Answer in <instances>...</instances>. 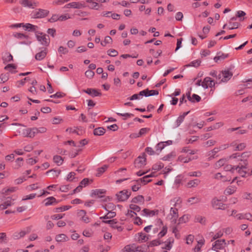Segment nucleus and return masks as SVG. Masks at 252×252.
I'll return each instance as SVG.
<instances>
[{
	"label": "nucleus",
	"mask_w": 252,
	"mask_h": 252,
	"mask_svg": "<svg viewBox=\"0 0 252 252\" xmlns=\"http://www.w3.org/2000/svg\"><path fill=\"white\" fill-rule=\"evenodd\" d=\"M56 240L57 242H64L68 240V238L66 235L64 234H61L56 236Z\"/></svg>",
	"instance_id": "nucleus-31"
},
{
	"label": "nucleus",
	"mask_w": 252,
	"mask_h": 252,
	"mask_svg": "<svg viewBox=\"0 0 252 252\" xmlns=\"http://www.w3.org/2000/svg\"><path fill=\"white\" fill-rule=\"evenodd\" d=\"M243 161V165L240 164L239 165L241 168L237 170V173L239 175V177L237 176V185H239V183L242 181L239 180L240 177L245 178L252 175V170L250 171V169L248 166V161L246 159H244Z\"/></svg>",
	"instance_id": "nucleus-1"
},
{
	"label": "nucleus",
	"mask_w": 252,
	"mask_h": 252,
	"mask_svg": "<svg viewBox=\"0 0 252 252\" xmlns=\"http://www.w3.org/2000/svg\"><path fill=\"white\" fill-rule=\"evenodd\" d=\"M106 191V190L103 189H95L92 190L91 196H97L99 198H102L104 196L101 194H105Z\"/></svg>",
	"instance_id": "nucleus-18"
},
{
	"label": "nucleus",
	"mask_w": 252,
	"mask_h": 252,
	"mask_svg": "<svg viewBox=\"0 0 252 252\" xmlns=\"http://www.w3.org/2000/svg\"><path fill=\"white\" fill-rule=\"evenodd\" d=\"M238 219L240 220L247 219L250 221H252V215L250 213H241L237 215Z\"/></svg>",
	"instance_id": "nucleus-23"
},
{
	"label": "nucleus",
	"mask_w": 252,
	"mask_h": 252,
	"mask_svg": "<svg viewBox=\"0 0 252 252\" xmlns=\"http://www.w3.org/2000/svg\"><path fill=\"white\" fill-rule=\"evenodd\" d=\"M112 42V39L109 36H105L104 40L100 43L101 45L103 46H105L108 43H111Z\"/></svg>",
	"instance_id": "nucleus-40"
},
{
	"label": "nucleus",
	"mask_w": 252,
	"mask_h": 252,
	"mask_svg": "<svg viewBox=\"0 0 252 252\" xmlns=\"http://www.w3.org/2000/svg\"><path fill=\"white\" fill-rule=\"evenodd\" d=\"M84 7V5L76 2H72L64 5V8H81Z\"/></svg>",
	"instance_id": "nucleus-17"
},
{
	"label": "nucleus",
	"mask_w": 252,
	"mask_h": 252,
	"mask_svg": "<svg viewBox=\"0 0 252 252\" xmlns=\"http://www.w3.org/2000/svg\"><path fill=\"white\" fill-rule=\"evenodd\" d=\"M44 202H45V205L46 206L53 205L54 203H57V201L55 197L52 196L46 198Z\"/></svg>",
	"instance_id": "nucleus-22"
},
{
	"label": "nucleus",
	"mask_w": 252,
	"mask_h": 252,
	"mask_svg": "<svg viewBox=\"0 0 252 252\" xmlns=\"http://www.w3.org/2000/svg\"><path fill=\"white\" fill-rule=\"evenodd\" d=\"M169 241L168 242L167 244L165 245L164 249L170 250L172 248V243H173L174 240L173 239L170 238L168 240Z\"/></svg>",
	"instance_id": "nucleus-53"
},
{
	"label": "nucleus",
	"mask_w": 252,
	"mask_h": 252,
	"mask_svg": "<svg viewBox=\"0 0 252 252\" xmlns=\"http://www.w3.org/2000/svg\"><path fill=\"white\" fill-rule=\"evenodd\" d=\"M212 204L214 208L216 209H224L225 204H223L220 200L213 199L212 201Z\"/></svg>",
	"instance_id": "nucleus-14"
},
{
	"label": "nucleus",
	"mask_w": 252,
	"mask_h": 252,
	"mask_svg": "<svg viewBox=\"0 0 252 252\" xmlns=\"http://www.w3.org/2000/svg\"><path fill=\"white\" fill-rule=\"evenodd\" d=\"M90 180L88 178H84L81 182L80 183V185L83 187H86L89 184Z\"/></svg>",
	"instance_id": "nucleus-61"
},
{
	"label": "nucleus",
	"mask_w": 252,
	"mask_h": 252,
	"mask_svg": "<svg viewBox=\"0 0 252 252\" xmlns=\"http://www.w3.org/2000/svg\"><path fill=\"white\" fill-rule=\"evenodd\" d=\"M191 98L192 99V100H190V102L192 103H194L195 102H198L201 100V97L196 94H193Z\"/></svg>",
	"instance_id": "nucleus-49"
},
{
	"label": "nucleus",
	"mask_w": 252,
	"mask_h": 252,
	"mask_svg": "<svg viewBox=\"0 0 252 252\" xmlns=\"http://www.w3.org/2000/svg\"><path fill=\"white\" fill-rule=\"evenodd\" d=\"M227 55L223 53L220 54V53L217 54V56L215 57L214 60L215 62L218 63L219 61L223 60L227 58Z\"/></svg>",
	"instance_id": "nucleus-30"
},
{
	"label": "nucleus",
	"mask_w": 252,
	"mask_h": 252,
	"mask_svg": "<svg viewBox=\"0 0 252 252\" xmlns=\"http://www.w3.org/2000/svg\"><path fill=\"white\" fill-rule=\"evenodd\" d=\"M250 156V153L249 152H246L242 153L241 155L237 153V162L239 163L237 164V169H240L241 168V167L239 166L240 164L243 165V160L246 159L247 161L248 158Z\"/></svg>",
	"instance_id": "nucleus-7"
},
{
	"label": "nucleus",
	"mask_w": 252,
	"mask_h": 252,
	"mask_svg": "<svg viewBox=\"0 0 252 252\" xmlns=\"http://www.w3.org/2000/svg\"><path fill=\"white\" fill-rule=\"evenodd\" d=\"M49 13V11L43 9H37L32 12V18L34 19H40L46 17Z\"/></svg>",
	"instance_id": "nucleus-3"
},
{
	"label": "nucleus",
	"mask_w": 252,
	"mask_h": 252,
	"mask_svg": "<svg viewBox=\"0 0 252 252\" xmlns=\"http://www.w3.org/2000/svg\"><path fill=\"white\" fill-rule=\"evenodd\" d=\"M58 51L59 53H62L63 54H65L68 52V50H67V49L63 46H60L59 48Z\"/></svg>",
	"instance_id": "nucleus-59"
},
{
	"label": "nucleus",
	"mask_w": 252,
	"mask_h": 252,
	"mask_svg": "<svg viewBox=\"0 0 252 252\" xmlns=\"http://www.w3.org/2000/svg\"><path fill=\"white\" fill-rule=\"evenodd\" d=\"M19 3L23 7L32 9L38 5V3L32 0H20Z\"/></svg>",
	"instance_id": "nucleus-8"
},
{
	"label": "nucleus",
	"mask_w": 252,
	"mask_h": 252,
	"mask_svg": "<svg viewBox=\"0 0 252 252\" xmlns=\"http://www.w3.org/2000/svg\"><path fill=\"white\" fill-rule=\"evenodd\" d=\"M131 202L133 203H141L143 204L144 202V198L143 195H139L132 198Z\"/></svg>",
	"instance_id": "nucleus-24"
},
{
	"label": "nucleus",
	"mask_w": 252,
	"mask_h": 252,
	"mask_svg": "<svg viewBox=\"0 0 252 252\" xmlns=\"http://www.w3.org/2000/svg\"><path fill=\"white\" fill-rule=\"evenodd\" d=\"M83 92L93 97L101 95V93L100 92V91L95 89L88 88L86 90H83Z\"/></svg>",
	"instance_id": "nucleus-10"
},
{
	"label": "nucleus",
	"mask_w": 252,
	"mask_h": 252,
	"mask_svg": "<svg viewBox=\"0 0 252 252\" xmlns=\"http://www.w3.org/2000/svg\"><path fill=\"white\" fill-rule=\"evenodd\" d=\"M47 48H45L43 50L37 53L35 56V59L38 61H41L44 59L47 53Z\"/></svg>",
	"instance_id": "nucleus-20"
},
{
	"label": "nucleus",
	"mask_w": 252,
	"mask_h": 252,
	"mask_svg": "<svg viewBox=\"0 0 252 252\" xmlns=\"http://www.w3.org/2000/svg\"><path fill=\"white\" fill-rule=\"evenodd\" d=\"M14 199H12L11 198L8 197L7 200L5 201L3 203L0 205V210H4L6 209L8 207L10 206L13 203L12 201H14Z\"/></svg>",
	"instance_id": "nucleus-19"
},
{
	"label": "nucleus",
	"mask_w": 252,
	"mask_h": 252,
	"mask_svg": "<svg viewBox=\"0 0 252 252\" xmlns=\"http://www.w3.org/2000/svg\"><path fill=\"white\" fill-rule=\"evenodd\" d=\"M61 170H56L55 169H51L46 172V174L49 175L51 177H58L61 173Z\"/></svg>",
	"instance_id": "nucleus-28"
},
{
	"label": "nucleus",
	"mask_w": 252,
	"mask_h": 252,
	"mask_svg": "<svg viewBox=\"0 0 252 252\" xmlns=\"http://www.w3.org/2000/svg\"><path fill=\"white\" fill-rule=\"evenodd\" d=\"M90 3L89 6L92 9H98V3L96 2L93 1L92 0H87V1Z\"/></svg>",
	"instance_id": "nucleus-42"
},
{
	"label": "nucleus",
	"mask_w": 252,
	"mask_h": 252,
	"mask_svg": "<svg viewBox=\"0 0 252 252\" xmlns=\"http://www.w3.org/2000/svg\"><path fill=\"white\" fill-rule=\"evenodd\" d=\"M103 207L107 211H110L114 210L116 207L113 203H109L105 206H103Z\"/></svg>",
	"instance_id": "nucleus-39"
},
{
	"label": "nucleus",
	"mask_w": 252,
	"mask_h": 252,
	"mask_svg": "<svg viewBox=\"0 0 252 252\" xmlns=\"http://www.w3.org/2000/svg\"><path fill=\"white\" fill-rule=\"evenodd\" d=\"M221 150V147H216L208 153V160L215 158V155Z\"/></svg>",
	"instance_id": "nucleus-16"
},
{
	"label": "nucleus",
	"mask_w": 252,
	"mask_h": 252,
	"mask_svg": "<svg viewBox=\"0 0 252 252\" xmlns=\"http://www.w3.org/2000/svg\"><path fill=\"white\" fill-rule=\"evenodd\" d=\"M160 244V242L158 240H154L150 242L149 245V247H154L156 246H158Z\"/></svg>",
	"instance_id": "nucleus-62"
},
{
	"label": "nucleus",
	"mask_w": 252,
	"mask_h": 252,
	"mask_svg": "<svg viewBox=\"0 0 252 252\" xmlns=\"http://www.w3.org/2000/svg\"><path fill=\"white\" fill-rule=\"evenodd\" d=\"M129 208L135 212H139L141 210V208L134 204H131L129 205Z\"/></svg>",
	"instance_id": "nucleus-45"
},
{
	"label": "nucleus",
	"mask_w": 252,
	"mask_h": 252,
	"mask_svg": "<svg viewBox=\"0 0 252 252\" xmlns=\"http://www.w3.org/2000/svg\"><path fill=\"white\" fill-rule=\"evenodd\" d=\"M58 20H59V15L54 14L48 20V21L50 23H53Z\"/></svg>",
	"instance_id": "nucleus-60"
},
{
	"label": "nucleus",
	"mask_w": 252,
	"mask_h": 252,
	"mask_svg": "<svg viewBox=\"0 0 252 252\" xmlns=\"http://www.w3.org/2000/svg\"><path fill=\"white\" fill-rule=\"evenodd\" d=\"M167 227L166 226H163L161 231L158 233V236L159 237H163L167 233Z\"/></svg>",
	"instance_id": "nucleus-57"
},
{
	"label": "nucleus",
	"mask_w": 252,
	"mask_h": 252,
	"mask_svg": "<svg viewBox=\"0 0 252 252\" xmlns=\"http://www.w3.org/2000/svg\"><path fill=\"white\" fill-rule=\"evenodd\" d=\"M165 146L164 142H161L158 143L156 146V151L157 152H160Z\"/></svg>",
	"instance_id": "nucleus-41"
},
{
	"label": "nucleus",
	"mask_w": 252,
	"mask_h": 252,
	"mask_svg": "<svg viewBox=\"0 0 252 252\" xmlns=\"http://www.w3.org/2000/svg\"><path fill=\"white\" fill-rule=\"evenodd\" d=\"M108 165H104L103 166L98 168L97 169V173L96 175V176H100L103 173H104L105 170L107 169Z\"/></svg>",
	"instance_id": "nucleus-38"
},
{
	"label": "nucleus",
	"mask_w": 252,
	"mask_h": 252,
	"mask_svg": "<svg viewBox=\"0 0 252 252\" xmlns=\"http://www.w3.org/2000/svg\"><path fill=\"white\" fill-rule=\"evenodd\" d=\"M37 128L33 127L32 128H27L24 130L23 134L25 137L32 138L37 134Z\"/></svg>",
	"instance_id": "nucleus-11"
},
{
	"label": "nucleus",
	"mask_w": 252,
	"mask_h": 252,
	"mask_svg": "<svg viewBox=\"0 0 252 252\" xmlns=\"http://www.w3.org/2000/svg\"><path fill=\"white\" fill-rule=\"evenodd\" d=\"M122 252H134L129 246H126L123 250Z\"/></svg>",
	"instance_id": "nucleus-64"
},
{
	"label": "nucleus",
	"mask_w": 252,
	"mask_h": 252,
	"mask_svg": "<svg viewBox=\"0 0 252 252\" xmlns=\"http://www.w3.org/2000/svg\"><path fill=\"white\" fill-rule=\"evenodd\" d=\"M200 183L198 179H194L191 180L188 183V187L189 188H194L196 187Z\"/></svg>",
	"instance_id": "nucleus-34"
},
{
	"label": "nucleus",
	"mask_w": 252,
	"mask_h": 252,
	"mask_svg": "<svg viewBox=\"0 0 252 252\" xmlns=\"http://www.w3.org/2000/svg\"><path fill=\"white\" fill-rule=\"evenodd\" d=\"M201 201V199L195 197H192L191 198H189L188 200V202H191V204H195L198 203Z\"/></svg>",
	"instance_id": "nucleus-48"
},
{
	"label": "nucleus",
	"mask_w": 252,
	"mask_h": 252,
	"mask_svg": "<svg viewBox=\"0 0 252 252\" xmlns=\"http://www.w3.org/2000/svg\"><path fill=\"white\" fill-rule=\"evenodd\" d=\"M236 190V188L233 186H229L224 191V194L227 195H231L234 193Z\"/></svg>",
	"instance_id": "nucleus-25"
},
{
	"label": "nucleus",
	"mask_w": 252,
	"mask_h": 252,
	"mask_svg": "<svg viewBox=\"0 0 252 252\" xmlns=\"http://www.w3.org/2000/svg\"><path fill=\"white\" fill-rule=\"evenodd\" d=\"M139 241H141V242L146 241L148 239L147 236L145 233H140L139 234Z\"/></svg>",
	"instance_id": "nucleus-55"
},
{
	"label": "nucleus",
	"mask_w": 252,
	"mask_h": 252,
	"mask_svg": "<svg viewBox=\"0 0 252 252\" xmlns=\"http://www.w3.org/2000/svg\"><path fill=\"white\" fill-rule=\"evenodd\" d=\"M105 132V129L101 127L95 128L94 130V134L95 135H102Z\"/></svg>",
	"instance_id": "nucleus-29"
},
{
	"label": "nucleus",
	"mask_w": 252,
	"mask_h": 252,
	"mask_svg": "<svg viewBox=\"0 0 252 252\" xmlns=\"http://www.w3.org/2000/svg\"><path fill=\"white\" fill-rule=\"evenodd\" d=\"M108 213L105 216L103 217H101L100 219H111L116 216V213L115 212H112V211H108Z\"/></svg>",
	"instance_id": "nucleus-35"
},
{
	"label": "nucleus",
	"mask_w": 252,
	"mask_h": 252,
	"mask_svg": "<svg viewBox=\"0 0 252 252\" xmlns=\"http://www.w3.org/2000/svg\"><path fill=\"white\" fill-rule=\"evenodd\" d=\"M71 208L70 206H63L61 207L56 208L55 209L56 212H61L65 210H67Z\"/></svg>",
	"instance_id": "nucleus-46"
},
{
	"label": "nucleus",
	"mask_w": 252,
	"mask_h": 252,
	"mask_svg": "<svg viewBox=\"0 0 252 252\" xmlns=\"http://www.w3.org/2000/svg\"><path fill=\"white\" fill-rule=\"evenodd\" d=\"M242 197L245 199L250 200L251 202L252 203V196L251 193L244 192L242 195Z\"/></svg>",
	"instance_id": "nucleus-56"
},
{
	"label": "nucleus",
	"mask_w": 252,
	"mask_h": 252,
	"mask_svg": "<svg viewBox=\"0 0 252 252\" xmlns=\"http://www.w3.org/2000/svg\"><path fill=\"white\" fill-rule=\"evenodd\" d=\"M163 164L159 162V163L155 164L153 166V169L155 170H159L163 167Z\"/></svg>",
	"instance_id": "nucleus-54"
},
{
	"label": "nucleus",
	"mask_w": 252,
	"mask_h": 252,
	"mask_svg": "<svg viewBox=\"0 0 252 252\" xmlns=\"http://www.w3.org/2000/svg\"><path fill=\"white\" fill-rule=\"evenodd\" d=\"M131 195V192L126 189L120 191L116 194L119 201H125Z\"/></svg>",
	"instance_id": "nucleus-6"
},
{
	"label": "nucleus",
	"mask_w": 252,
	"mask_h": 252,
	"mask_svg": "<svg viewBox=\"0 0 252 252\" xmlns=\"http://www.w3.org/2000/svg\"><path fill=\"white\" fill-rule=\"evenodd\" d=\"M94 75V72L91 70H88L85 72V75L88 78H92Z\"/></svg>",
	"instance_id": "nucleus-63"
},
{
	"label": "nucleus",
	"mask_w": 252,
	"mask_h": 252,
	"mask_svg": "<svg viewBox=\"0 0 252 252\" xmlns=\"http://www.w3.org/2000/svg\"><path fill=\"white\" fill-rule=\"evenodd\" d=\"M146 154L143 153L142 156H139L134 161V166L135 167L140 168L146 164Z\"/></svg>",
	"instance_id": "nucleus-5"
},
{
	"label": "nucleus",
	"mask_w": 252,
	"mask_h": 252,
	"mask_svg": "<svg viewBox=\"0 0 252 252\" xmlns=\"http://www.w3.org/2000/svg\"><path fill=\"white\" fill-rule=\"evenodd\" d=\"M201 61L199 60H195L191 62L189 64H187V66H193L195 67H198L200 65Z\"/></svg>",
	"instance_id": "nucleus-43"
},
{
	"label": "nucleus",
	"mask_w": 252,
	"mask_h": 252,
	"mask_svg": "<svg viewBox=\"0 0 252 252\" xmlns=\"http://www.w3.org/2000/svg\"><path fill=\"white\" fill-rule=\"evenodd\" d=\"M107 54L111 57H116L118 55V52L115 49H109L107 51Z\"/></svg>",
	"instance_id": "nucleus-50"
},
{
	"label": "nucleus",
	"mask_w": 252,
	"mask_h": 252,
	"mask_svg": "<svg viewBox=\"0 0 252 252\" xmlns=\"http://www.w3.org/2000/svg\"><path fill=\"white\" fill-rule=\"evenodd\" d=\"M142 212L144 213L143 215L149 216H153L156 214H158V210H157L156 211L152 210L150 211L148 209H144L143 210Z\"/></svg>",
	"instance_id": "nucleus-27"
},
{
	"label": "nucleus",
	"mask_w": 252,
	"mask_h": 252,
	"mask_svg": "<svg viewBox=\"0 0 252 252\" xmlns=\"http://www.w3.org/2000/svg\"><path fill=\"white\" fill-rule=\"evenodd\" d=\"M232 73L229 70H222L218 74V80H220V82H226L232 77Z\"/></svg>",
	"instance_id": "nucleus-4"
},
{
	"label": "nucleus",
	"mask_w": 252,
	"mask_h": 252,
	"mask_svg": "<svg viewBox=\"0 0 252 252\" xmlns=\"http://www.w3.org/2000/svg\"><path fill=\"white\" fill-rule=\"evenodd\" d=\"M226 161L225 159L222 158L218 161L215 164L216 168H220L224 165Z\"/></svg>",
	"instance_id": "nucleus-47"
},
{
	"label": "nucleus",
	"mask_w": 252,
	"mask_h": 252,
	"mask_svg": "<svg viewBox=\"0 0 252 252\" xmlns=\"http://www.w3.org/2000/svg\"><path fill=\"white\" fill-rule=\"evenodd\" d=\"M153 174L152 173L149 174V175H146V176H144L143 178H140L137 180H134L133 182H136L137 184H139V182L140 181V180H143V184L145 185L146 184H147L148 183H149L150 182H151V180H150V179H148L150 177H153Z\"/></svg>",
	"instance_id": "nucleus-21"
},
{
	"label": "nucleus",
	"mask_w": 252,
	"mask_h": 252,
	"mask_svg": "<svg viewBox=\"0 0 252 252\" xmlns=\"http://www.w3.org/2000/svg\"><path fill=\"white\" fill-rule=\"evenodd\" d=\"M158 91L157 90H149L148 89L144 90L142 91H140V95L142 96H145L146 97H148L150 96H153L155 95H158Z\"/></svg>",
	"instance_id": "nucleus-13"
},
{
	"label": "nucleus",
	"mask_w": 252,
	"mask_h": 252,
	"mask_svg": "<svg viewBox=\"0 0 252 252\" xmlns=\"http://www.w3.org/2000/svg\"><path fill=\"white\" fill-rule=\"evenodd\" d=\"M8 80V75L7 74H1L0 75V83H4Z\"/></svg>",
	"instance_id": "nucleus-51"
},
{
	"label": "nucleus",
	"mask_w": 252,
	"mask_h": 252,
	"mask_svg": "<svg viewBox=\"0 0 252 252\" xmlns=\"http://www.w3.org/2000/svg\"><path fill=\"white\" fill-rule=\"evenodd\" d=\"M246 13L242 10L237 11V18L240 21H243L247 18L246 17Z\"/></svg>",
	"instance_id": "nucleus-32"
},
{
	"label": "nucleus",
	"mask_w": 252,
	"mask_h": 252,
	"mask_svg": "<svg viewBox=\"0 0 252 252\" xmlns=\"http://www.w3.org/2000/svg\"><path fill=\"white\" fill-rule=\"evenodd\" d=\"M171 217L178 218V211L177 208H171L170 214Z\"/></svg>",
	"instance_id": "nucleus-44"
},
{
	"label": "nucleus",
	"mask_w": 252,
	"mask_h": 252,
	"mask_svg": "<svg viewBox=\"0 0 252 252\" xmlns=\"http://www.w3.org/2000/svg\"><path fill=\"white\" fill-rule=\"evenodd\" d=\"M190 112L189 111L184 112L183 113L182 115H180L176 120L175 123V126L174 127L176 128L179 127L180 125L183 122L185 117Z\"/></svg>",
	"instance_id": "nucleus-15"
},
{
	"label": "nucleus",
	"mask_w": 252,
	"mask_h": 252,
	"mask_svg": "<svg viewBox=\"0 0 252 252\" xmlns=\"http://www.w3.org/2000/svg\"><path fill=\"white\" fill-rule=\"evenodd\" d=\"M24 28H26V30H28L30 32H35L36 30L38 28L37 26L32 25L30 23L24 24Z\"/></svg>",
	"instance_id": "nucleus-26"
},
{
	"label": "nucleus",
	"mask_w": 252,
	"mask_h": 252,
	"mask_svg": "<svg viewBox=\"0 0 252 252\" xmlns=\"http://www.w3.org/2000/svg\"><path fill=\"white\" fill-rule=\"evenodd\" d=\"M53 161L55 163H57L58 165L62 164L63 159L60 156L56 155L53 157Z\"/></svg>",
	"instance_id": "nucleus-33"
},
{
	"label": "nucleus",
	"mask_w": 252,
	"mask_h": 252,
	"mask_svg": "<svg viewBox=\"0 0 252 252\" xmlns=\"http://www.w3.org/2000/svg\"><path fill=\"white\" fill-rule=\"evenodd\" d=\"M2 59L4 63L9 62L13 60V56L9 53H6Z\"/></svg>",
	"instance_id": "nucleus-36"
},
{
	"label": "nucleus",
	"mask_w": 252,
	"mask_h": 252,
	"mask_svg": "<svg viewBox=\"0 0 252 252\" xmlns=\"http://www.w3.org/2000/svg\"><path fill=\"white\" fill-rule=\"evenodd\" d=\"M13 35L15 38H19V39H22V38L29 39L30 38V37L28 35H25L24 33H18V32L14 33L13 34Z\"/></svg>",
	"instance_id": "nucleus-37"
},
{
	"label": "nucleus",
	"mask_w": 252,
	"mask_h": 252,
	"mask_svg": "<svg viewBox=\"0 0 252 252\" xmlns=\"http://www.w3.org/2000/svg\"><path fill=\"white\" fill-rule=\"evenodd\" d=\"M35 36L37 40L45 46L49 45L50 40L48 35L40 32H35Z\"/></svg>",
	"instance_id": "nucleus-2"
},
{
	"label": "nucleus",
	"mask_w": 252,
	"mask_h": 252,
	"mask_svg": "<svg viewBox=\"0 0 252 252\" xmlns=\"http://www.w3.org/2000/svg\"><path fill=\"white\" fill-rule=\"evenodd\" d=\"M188 220V216L186 215H184L181 218H179L178 220V224L186 222Z\"/></svg>",
	"instance_id": "nucleus-58"
},
{
	"label": "nucleus",
	"mask_w": 252,
	"mask_h": 252,
	"mask_svg": "<svg viewBox=\"0 0 252 252\" xmlns=\"http://www.w3.org/2000/svg\"><path fill=\"white\" fill-rule=\"evenodd\" d=\"M215 85L214 80L209 77H205L201 83V86L205 89H207L208 87L212 88L215 86Z\"/></svg>",
	"instance_id": "nucleus-9"
},
{
	"label": "nucleus",
	"mask_w": 252,
	"mask_h": 252,
	"mask_svg": "<svg viewBox=\"0 0 252 252\" xmlns=\"http://www.w3.org/2000/svg\"><path fill=\"white\" fill-rule=\"evenodd\" d=\"M225 245V240L221 239L215 241L214 244L213 245L212 249L217 251L218 250H222Z\"/></svg>",
	"instance_id": "nucleus-12"
},
{
	"label": "nucleus",
	"mask_w": 252,
	"mask_h": 252,
	"mask_svg": "<svg viewBox=\"0 0 252 252\" xmlns=\"http://www.w3.org/2000/svg\"><path fill=\"white\" fill-rule=\"evenodd\" d=\"M150 130V129L149 128H147V127L141 128L140 130L138 135L137 136V137H140V136L145 134V133H146L147 132L149 131Z\"/></svg>",
	"instance_id": "nucleus-52"
}]
</instances>
